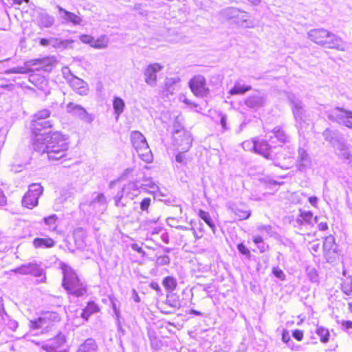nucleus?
<instances>
[{"mask_svg": "<svg viewBox=\"0 0 352 352\" xmlns=\"http://www.w3.org/2000/svg\"><path fill=\"white\" fill-rule=\"evenodd\" d=\"M307 276L309 277V280L313 282L316 283L318 282V273L315 268L308 267L306 270Z\"/></svg>", "mask_w": 352, "mask_h": 352, "instance_id": "de8ad7c7", "label": "nucleus"}, {"mask_svg": "<svg viewBox=\"0 0 352 352\" xmlns=\"http://www.w3.org/2000/svg\"><path fill=\"white\" fill-rule=\"evenodd\" d=\"M107 199L104 194L99 193L97 196L94 198L89 202H84L80 204V209L83 211H87L89 214L94 213L95 212V207L96 204H99L100 206H106Z\"/></svg>", "mask_w": 352, "mask_h": 352, "instance_id": "6ab92c4d", "label": "nucleus"}, {"mask_svg": "<svg viewBox=\"0 0 352 352\" xmlns=\"http://www.w3.org/2000/svg\"><path fill=\"white\" fill-rule=\"evenodd\" d=\"M57 9L58 10L60 17L63 21V23H71L74 25L81 24L82 19L79 15L69 12L60 6H57Z\"/></svg>", "mask_w": 352, "mask_h": 352, "instance_id": "aec40b11", "label": "nucleus"}, {"mask_svg": "<svg viewBox=\"0 0 352 352\" xmlns=\"http://www.w3.org/2000/svg\"><path fill=\"white\" fill-rule=\"evenodd\" d=\"M258 230L265 232L270 235L272 234V227L270 225H260L258 226Z\"/></svg>", "mask_w": 352, "mask_h": 352, "instance_id": "bf43d9fd", "label": "nucleus"}, {"mask_svg": "<svg viewBox=\"0 0 352 352\" xmlns=\"http://www.w3.org/2000/svg\"><path fill=\"white\" fill-rule=\"evenodd\" d=\"M148 338L151 346L153 349L157 351L162 347V342L157 338L154 331L148 332Z\"/></svg>", "mask_w": 352, "mask_h": 352, "instance_id": "a19ab883", "label": "nucleus"}, {"mask_svg": "<svg viewBox=\"0 0 352 352\" xmlns=\"http://www.w3.org/2000/svg\"><path fill=\"white\" fill-rule=\"evenodd\" d=\"M265 98L260 92H256L250 96L245 100V104L251 109H257L263 106Z\"/></svg>", "mask_w": 352, "mask_h": 352, "instance_id": "5701e85b", "label": "nucleus"}, {"mask_svg": "<svg viewBox=\"0 0 352 352\" xmlns=\"http://www.w3.org/2000/svg\"><path fill=\"white\" fill-rule=\"evenodd\" d=\"M300 215L297 219L298 222L306 224H313V219L315 223L318 222V217L313 218V213L311 211H302L300 210Z\"/></svg>", "mask_w": 352, "mask_h": 352, "instance_id": "7c9ffc66", "label": "nucleus"}, {"mask_svg": "<svg viewBox=\"0 0 352 352\" xmlns=\"http://www.w3.org/2000/svg\"><path fill=\"white\" fill-rule=\"evenodd\" d=\"M43 191V187L39 184H32L29 186L28 192L24 195L22 199L23 206L32 209L36 206L38 202V198Z\"/></svg>", "mask_w": 352, "mask_h": 352, "instance_id": "9b49d317", "label": "nucleus"}, {"mask_svg": "<svg viewBox=\"0 0 352 352\" xmlns=\"http://www.w3.org/2000/svg\"><path fill=\"white\" fill-rule=\"evenodd\" d=\"M272 133L280 143H285L289 141L290 137L280 126L275 127Z\"/></svg>", "mask_w": 352, "mask_h": 352, "instance_id": "473e14b6", "label": "nucleus"}, {"mask_svg": "<svg viewBox=\"0 0 352 352\" xmlns=\"http://www.w3.org/2000/svg\"><path fill=\"white\" fill-rule=\"evenodd\" d=\"M32 66H27L26 63L24 67H16L10 69L6 72V74H28L30 72L33 71V68H30Z\"/></svg>", "mask_w": 352, "mask_h": 352, "instance_id": "ea45409f", "label": "nucleus"}, {"mask_svg": "<svg viewBox=\"0 0 352 352\" xmlns=\"http://www.w3.org/2000/svg\"><path fill=\"white\" fill-rule=\"evenodd\" d=\"M26 65L34 67L33 70H43L45 72L51 71L52 67L48 58L30 60L26 62Z\"/></svg>", "mask_w": 352, "mask_h": 352, "instance_id": "b1692460", "label": "nucleus"}, {"mask_svg": "<svg viewBox=\"0 0 352 352\" xmlns=\"http://www.w3.org/2000/svg\"><path fill=\"white\" fill-rule=\"evenodd\" d=\"M50 115L49 110L43 109L34 115V118L32 121L31 128L32 133L35 136L43 133L45 130L50 129L52 124L50 120H45Z\"/></svg>", "mask_w": 352, "mask_h": 352, "instance_id": "0eeeda50", "label": "nucleus"}, {"mask_svg": "<svg viewBox=\"0 0 352 352\" xmlns=\"http://www.w3.org/2000/svg\"><path fill=\"white\" fill-rule=\"evenodd\" d=\"M218 116L220 119V124L223 131L227 130L228 128L227 126V116L223 113H219Z\"/></svg>", "mask_w": 352, "mask_h": 352, "instance_id": "13d9d810", "label": "nucleus"}, {"mask_svg": "<svg viewBox=\"0 0 352 352\" xmlns=\"http://www.w3.org/2000/svg\"><path fill=\"white\" fill-rule=\"evenodd\" d=\"M295 165L296 169L302 173H306L312 167V160L307 151L299 147L297 151Z\"/></svg>", "mask_w": 352, "mask_h": 352, "instance_id": "4468645a", "label": "nucleus"}, {"mask_svg": "<svg viewBox=\"0 0 352 352\" xmlns=\"http://www.w3.org/2000/svg\"><path fill=\"white\" fill-rule=\"evenodd\" d=\"M77 352H98V346L94 339L87 338L82 343Z\"/></svg>", "mask_w": 352, "mask_h": 352, "instance_id": "cd10ccee", "label": "nucleus"}, {"mask_svg": "<svg viewBox=\"0 0 352 352\" xmlns=\"http://www.w3.org/2000/svg\"><path fill=\"white\" fill-rule=\"evenodd\" d=\"M39 44L41 46H43V47L50 46V38H41L40 41H39Z\"/></svg>", "mask_w": 352, "mask_h": 352, "instance_id": "338daca9", "label": "nucleus"}, {"mask_svg": "<svg viewBox=\"0 0 352 352\" xmlns=\"http://www.w3.org/2000/svg\"><path fill=\"white\" fill-rule=\"evenodd\" d=\"M251 86H245L241 85L239 82H236L234 87L229 91V94L231 95L243 94L245 92L251 90Z\"/></svg>", "mask_w": 352, "mask_h": 352, "instance_id": "f704fd0d", "label": "nucleus"}, {"mask_svg": "<svg viewBox=\"0 0 352 352\" xmlns=\"http://www.w3.org/2000/svg\"><path fill=\"white\" fill-rule=\"evenodd\" d=\"M107 44L108 41L104 36L96 40L94 38V42L91 46L96 49H104L107 47Z\"/></svg>", "mask_w": 352, "mask_h": 352, "instance_id": "37998d69", "label": "nucleus"}, {"mask_svg": "<svg viewBox=\"0 0 352 352\" xmlns=\"http://www.w3.org/2000/svg\"><path fill=\"white\" fill-rule=\"evenodd\" d=\"M237 249L239 251V252L241 254H242L243 255H245V256H247L248 258H250V256H251V254H250V250L245 247V245L241 243H239L238 245H237Z\"/></svg>", "mask_w": 352, "mask_h": 352, "instance_id": "4d7b16f0", "label": "nucleus"}, {"mask_svg": "<svg viewBox=\"0 0 352 352\" xmlns=\"http://www.w3.org/2000/svg\"><path fill=\"white\" fill-rule=\"evenodd\" d=\"M80 39L82 43L89 44L90 45H91L94 42V37L86 34L80 36Z\"/></svg>", "mask_w": 352, "mask_h": 352, "instance_id": "052dcab7", "label": "nucleus"}, {"mask_svg": "<svg viewBox=\"0 0 352 352\" xmlns=\"http://www.w3.org/2000/svg\"><path fill=\"white\" fill-rule=\"evenodd\" d=\"M60 317L56 311L43 312L38 319L30 321V327L34 329H47L54 323L59 322Z\"/></svg>", "mask_w": 352, "mask_h": 352, "instance_id": "6e6552de", "label": "nucleus"}, {"mask_svg": "<svg viewBox=\"0 0 352 352\" xmlns=\"http://www.w3.org/2000/svg\"><path fill=\"white\" fill-rule=\"evenodd\" d=\"M307 35L311 41L318 45L328 48L344 50L342 39L326 29H313L308 32Z\"/></svg>", "mask_w": 352, "mask_h": 352, "instance_id": "7ed1b4c3", "label": "nucleus"}, {"mask_svg": "<svg viewBox=\"0 0 352 352\" xmlns=\"http://www.w3.org/2000/svg\"><path fill=\"white\" fill-rule=\"evenodd\" d=\"M256 141L257 140L256 139H252L251 140H246V141H244L241 144V146H242L243 148L245 151L255 152V149L256 147Z\"/></svg>", "mask_w": 352, "mask_h": 352, "instance_id": "a18cd8bd", "label": "nucleus"}, {"mask_svg": "<svg viewBox=\"0 0 352 352\" xmlns=\"http://www.w3.org/2000/svg\"><path fill=\"white\" fill-rule=\"evenodd\" d=\"M66 342L65 335L59 333L56 337L50 340L47 344L42 346V349L47 352H68L67 350H60L58 349L62 347Z\"/></svg>", "mask_w": 352, "mask_h": 352, "instance_id": "a211bd4d", "label": "nucleus"}, {"mask_svg": "<svg viewBox=\"0 0 352 352\" xmlns=\"http://www.w3.org/2000/svg\"><path fill=\"white\" fill-rule=\"evenodd\" d=\"M335 148L339 151L338 155L344 160H349L352 163V156L349 151V147L346 144L345 140H344L342 142L338 143V145Z\"/></svg>", "mask_w": 352, "mask_h": 352, "instance_id": "c756f323", "label": "nucleus"}, {"mask_svg": "<svg viewBox=\"0 0 352 352\" xmlns=\"http://www.w3.org/2000/svg\"><path fill=\"white\" fill-rule=\"evenodd\" d=\"M131 142L138 156L146 162L152 160V154L145 137L138 131L131 133Z\"/></svg>", "mask_w": 352, "mask_h": 352, "instance_id": "39448f33", "label": "nucleus"}, {"mask_svg": "<svg viewBox=\"0 0 352 352\" xmlns=\"http://www.w3.org/2000/svg\"><path fill=\"white\" fill-rule=\"evenodd\" d=\"M232 210L239 220L246 219L250 216V212L248 210H242L239 208H232Z\"/></svg>", "mask_w": 352, "mask_h": 352, "instance_id": "c03bdc74", "label": "nucleus"}, {"mask_svg": "<svg viewBox=\"0 0 352 352\" xmlns=\"http://www.w3.org/2000/svg\"><path fill=\"white\" fill-rule=\"evenodd\" d=\"M33 148L36 151L46 154L47 159L55 161L66 155L69 146L67 139L58 131H44L35 136Z\"/></svg>", "mask_w": 352, "mask_h": 352, "instance_id": "f257e3e1", "label": "nucleus"}, {"mask_svg": "<svg viewBox=\"0 0 352 352\" xmlns=\"http://www.w3.org/2000/svg\"><path fill=\"white\" fill-rule=\"evenodd\" d=\"M166 304L173 308H179L181 306L178 298L175 295H170L167 296Z\"/></svg>", "mask_w": 352, "mask_h": 352, "instance_id": "49530a36", "label": "nucleus"}, {"mask_svg": "<svg viewBox=\"0 0 352 352\" xmlns=\"http://www.w3.org/2000/svg\"><path fill=\"white\" fill-rule=\"evenodd\" d=\"M67 111L87 123L90 124L94 120L93 116L89 114L82 106L73 102L67 104Z\"/></svg>", "mask_w": 352, "mask_h": 352, "instance_id": "dca6fc26", "label": "nucleus"}, {"mask_svg": "<svg viewBox=\"0 0 352 352\" xmlns=\"http://www.w3.org/2000/svg\"><path fill=\"white\" fill-rule=\"evenodd\" d=\"M54 16L45 12L39 13L37 16V23L41 28H50L54 23Z\"/></svg>", "mask_w": 352, "mask_h": 352, "instance_id": "bb28decb", "label": "nucleus"}, {"mask_svg": "<svg viewBox=\"0 0 352 352\" xmlns=\"http://www.w3.org/2000/svg\"><path fill=\"white\" fill-rule=\"evenodd\" d=\"M191 91L197 97L204 98L207 96L210 90L206 87V78L201 75H197L192 78L189 82Z\"/></svg>", "mask_w": 352, "mask_h": 352, "instance_id": "f8f14e48", "label": "nucleus"}, {"mask_svg": "<svg viewBox=\"0 0 352 352\" xmlns=\"http://www.w3.org/2000/svg\"><path fill=\"white\" fill-rule=\"evenodd\" d=\"M329 120L352 129V111L336 107L327 113Z\"/></svg>", "mask_w": 352, "mask_h": 352, "instance_id": "1a4fd4ad", "label": "nucleus"}, {"mask_svg": "<svg viewBox=\"0 0 352 352\" xmlns=\"http://www.w3.org/2000/svg\"><path fill=\"white\" fill-rule=\"evenodd\" d=\"M62 73L63 77L65 78L67 82L72 80V78H75L76 76L72 73L69 68L66 67L63 68Z\"/></svg>", "mask_w": 352, "mask_h": 352, "instance_id": "6e6d98bb", "label": "nucleus"}, {"mask_svg": "<svg viewBox=\"0 0 352 352\" xmlns=\"http://www.w3.org/2000/svg\"><path fill=\"white\" fill-rule=\"evenodd\" d=\"M316 333L320 337V340L322 342L326 343L329 341L330 334L328 329L323 327H318Z\"/></svg>", "mask_w": 352, "mask_h": 352, "instance_id": "58836bf2", "label": "nucleus"}, {"mask_svg": "<svg viewBox=\"0 0 352 352\" xmlns=\"http://www.w3.org/2000/svg\"><path fill=\"white\" fill-rule=\"evenodd\" d=\"M131 248L133 250L141 254L143 256H144L146 254V252L143 250V249L141 247H140L137 243L132 244Z\"/></svg>", "mask_w": 352, "mask_h": 352, "instance_id": "0e129e2a", "label": "nucleus"}, {"mask_svg": "<svg viewBox=\"0 0 352 352\" xmlns=\"http://www.w3.org/2000/svg\"><path fill=\"white\" fill-rule=\"evenodd\" d=\"M222 14L228 19H236L237 23H241L245 28H252L255 25L254 21L247 19V12L236 8H227L222 11Z\"/></svg>", "mask_w": 352, "mask_h": 352, "instance_id": "9d476101", "label": "nucleus"}, {"mask_svg": "<svg viewBox=\"0 0 352 352\" xmlns=\"http://www.w3.org/2000/svg\"><path fill=\"white\" fill-rule=\"evenodd\" d=\"M151 199L149 197L144 198L140 202V209L142 212H148V208L151 206Z\"/></svg>", "mask_w": 352, "mask_h": 352, "instance_id": "864d4df0", "label": "nucleus"}, {"mask_svg": "<svg viewBox=\"0 0 352 352\" xmlns=\"http://www.w3.org/2000/svg\"><path fill=\"white\" fill-rule=\"evenodd\" d=\"M113 107L118 118L123 112L125 107V103L122 98L119 97H115L113 100Z\"/></svg>", "mask_w": 352, "mask_h": 352, "instance_id": "72a5a7b5", "label": "nucleus"}, {"mask_svg": "<svg viewBox=\"0 0 352 352\" xmlns=\"http://www.w3.org/2000/svg\"><path fill=\"white\" fill-rule=\"evenodd\" d=\"M336 249L337 245L336 244L334 236L332 235L326 236L323 242L324 252L325 253L336 252Z\"/></svg>", "mask_w": 352, "mask_h": 352, "instance_id": "2f4dec72", "label": "nucleus"}, {"mask_svg": "<svg viewBox=\"0 0 352 352\" xmlns=\"http://www.w3.org/2000/svg\"><path fill=\"white\" fill-rule=\"evenodd\" d=\"M341 324L343 329L346 330L352 329V321L351 320H342Z\"/></svg>", "mask_w": 352, "mask_h": 352, "instance_id": "69168bd1", "label": "nucleus"}, {"mask_svg": "<svg viewBox=\"0 0 352 352\" xmlns=\"http://www.w3.org/2000/svg\"><path fill=\"white\" fill-rule=\"evenodd\" d=\"M318 201V199L316 196H312V197H309V202L314 207H317Z\"/></svg>", "mask_w": 352, "mask_h": 352, "instance_id": "774afa93", "label": "nucleus"}, {"mask_svg": "<svg viewBox=\"0 0 352 352\" xmlns=\"http://www.w3.org/2000/svg\"><path fill=\"white\" fill-rule=\"evenodd\" d=\"M170 262V257L168 255L159 256L156 258V265L162 266L169 265Z\"/></svg>", "mask_w": 352, "mask_h": 352, "instance_id": "09e8293b", "label": "nucleus"}, {"mask_svg": "<svg viewBox=\"0 0 352 352\" xmlns=\"http://www.w3.org/2000/svg\"><path fill=\"white\" fill-rule=\"evenodd\" d=\"M255 153H257L267 160H274L275 155L266 140H257Z\"/></svg>", "mask_w": 352, "mask_h": 352, "instance_id": "412c9836", "label": "nucleus"}, {"mask_svg": "<svg viewBox=\"0 0 352 352\" xmlns=\"http://www.w3.org/2000/svg\"><path fill=\"white\" fill-rule=\"evenodd\" d=\"M11 272L22 275H32L36 277H40L43 275V269L36 263L23 264L16 268L11 270Z\"/></svg>", "mask_w": 352, "mask_h": 352, "instance_id": "2eb2a0df", "label": "nucleus"}, {"mask_svg": "<svg viewBox=\"0 0 352 352\" xmlns=\"http://www.w3.org/2000/svg\"><path fill=\"white\" fill-rule=\"evenodd\" d=\"M199 216L206 222V223L208 225V226L212 229L213 233H215V226L210 218V214L208 212L200 210L199 212Z\"/></svg>", "mask_w": 352, "mask_h": 352, "instance_id": "4c0bfd02", "label": "nucleus"}, {"mask_svg": "<svg viewBox=\"0 0 352 352\" xmlns=\"http://www.w3.org/2000/svg\"><path fill=\"white\" fill-rule=\"evenodd\" d=\"M272 274L280 280H285L286 276L283 271L280 269L278 267H274L272 268Z\"/></svg>", "mask_w": 352, "mask_h": 352, "instance_id": "8fccbe9b", "label": "nucleus"}, {"mask_svg": "<svg viewBox=\"0 0 352 352\" xmlns=\"http://www.w3.org/2000/svg\"><path fill=\"white\" fill-rule=\"evenodd\" d=\"M162 285L166 288V290L171 292L176 288L177 283L174 277L166 276L164 278L162 281Z\"/></svg>", "mask_w": 352, "mask_h": 352, "instance_id": "c9c22d12", "label": "nucleus"}, {"mask_svg": "<svg viewBox=\"0 0 352 352\" xmlns=\"http://www.w3.org/2000/svg\"><path fill=\"white\" fill-rule=\"evenodd\" d=\"M292 336L298 341H301L303 338V331L300 329H296L293 331Z\"/></svg>", "mask_w": 352, "mask_h": 352, "instance_id": "680f3d73", "label": "nucleus"}, {"mask_svg": "<svg viewBox=\"0 0 352 352\" xmlns=\"http://www.w3.org/2000/svg\"><path fill=\"white\" fill-rule=\"evenodd\" d=\"M73 43L74 41L72 39L63 40L59 38L50 37V46L56 49L64 50L69 47H72V44Z\"/></svg>", "mask_w": 352, "mask_h": 352, "instance_id": "a878e982", "label": "nucleus"}, {"mask_svg": "<svg viewBox=\"0 0 352 352\" xmlns=\"http://www.w3.org/2000/svg\"><path fill=\"white\" fill-rule=\"evenodd\" d=\"M63 270V287L69 294L82 296L86 293V286L80 281L76 272L69 266L64 265Z\"/></svg>", "mask_w": 352, "mask_h": 352, "instance_id": "20e7f679", "label": "nucleus"}, {"mask_svg": "<svg viewBox=\"0 0 352 352\" xmlns=\"http://www.w3.org/2000/svg\"><path fill=\"white\" fill-rule=\"evenodd\" d=\"M68 83L70 87L79 95L86 96L88 94L89 86L88 84L83 80L76 76L75 78H72V80Z\"/></svg>", "mask_w": 352, "mask_h": 352, "instance_id": "4be33fe9", "label": "nucleus"}, {"mask_svg": "<svg viewBox=\"0 0 352 352\" xmlns=\"http://www.w3.org/2000/svg\"><path fill=\"white\" fill-rule=\"evenodd\" d=\"M282 341L285 343H289L290 341V335L287 330L284 329L282 333Z\"/></svg>", "mask_w": 352, "mask_h": 352, "instance_id": "e2e57ef3", "label": "nucleus"}, {"mask_svg": "<svg viewBox=\"0 0 352 352\" xmlns=\"http://www.w3.org/2000/svg\"><path fill=\"white\" fill-rule=\"evenodd\" d=\"M58 217L56 214H51L48 217L43 218L44 223L48 226L49 230H55L57 228V222Z\"/></svg>", "mask_w": 352, "mask_h": 352, "instance_id": "e433bc0d", "label": "nucleus"}, {"mask_svg": "<svg viewBox=\"0 0 352 352\" xmlns=\"http://www.w3.org/2000/svg\"><path fill=\"white\" fill-rule=\"evenodd\" d=\"M288 99L292 105V112L296 122V125L300 130H302L305 128L307 120V112L305 105L294 94H289Z\"/></svg>", "mask_w": 352, "mask_h": 352, "instance_id": "423d86ee", "label": "nucleus"}, {"mask_svg": "<svg viewBox=\"0 0 352 352\" xmlns=\"http://www.w3.org/2000/svg\"><path fill=\"white\" fill-rule=\"evenodd\" d=\"M143 184L138 181H130L124 184L121 190L118 191L113 197L115 206L122 214L128 217L131 214L130 210L126 208L129 199H133L140 192Z\"/></svg>", "mask_w": 352, "mask_h": 352, "instance_id": "f03ea898", "label": "nucleus"}, {"mask_svg": "<svg viewBox=\"0 0 352 352\" xmlns=\"http://www.w3.org/2000/svg\"><path fill=\"white\" fill-rule=\"evenodd\" d=\"M185 152L186 151H182L175 157L176 162L182 165H186L188 163V158L186 157Z\"/></svg>", "mask_w": 352, "mask_h": 352, "instance_id": "603ef678", "label": "nucleus"}, {"mask_svg": "<svg viewBox=\"0 0 352 352\" xmlns=\"http://www.w3.org/2000/svg\"><path fill=\"white\" fill-rule=\"evenodd\" d=\"M173 139L175 144L182 151H187L192 146V138L190 134L183 128L175 129L173 132Z\"/></svg>", "mask_w": 352, "mask_h": 352, "instance_id": "ddd939ff", "label": "nucleus"}, {"mask_svg": "<svg viewBox=\"0 0 352 352\" xmlns=\"http://www.w3.org/2000/svg\"><path fill=\"white\" fill-rule=\"evenodd\" d=\"M325 140L328 141L334 148L338 145V143L342 142L344 139L337 131L327 129L322 133Z\"/></svg>", "mask_w": 352, "mask_h": 352, "instance_id": "393cba45", "label": "nucleus"}, {"mask_svg": "<svg viewBox=\"0 0 352 352\" xmlns=\"http://www.w3.org/2000/svg\"><path fill=\"white\" fill-rule=\"evenodd\" d=\"M163 67L157 63L148 65L144 71L145 82L151 87H155L157 84V73L160 72Z\"/></svg>", "mask_w": 352, "mask_h": 352, "instance_id": "f3484780", "label": "nucleus"}, {"mask_svg": "<svg viewBox=\"0 0 352 352\" xmlns=\"http://www.w3.org/2000/svg\"><path fill=\"white\" fill-rule=\"evenodd\" d=\"M342 291L346 295L349 296L352 294V278L347 277L341 285Z\"/></svg>", "mask_w": 352, "mask_h": 352, "instance_id": "79ce46f5", "label": "nucleus"}, {"mask_svg": "<svg viewBox=\"0 0 352 352\" xmlns=\"http://www.w3.org/2000/svg\"><path fill=\"white\" fill-rule=\"evenodd\" d=\"M8 317V316L3 306V300L2 298L0 297V323H4L6 321V318Z\"/></svg>", "mask_w": 352, "mask_h": 352, "instance_id": "5fc2aeb1", "label": "nucleus"}, {"mask_svg": "<svg viewBox=\"0 0 352 352\" xmlns=\"http://www.w3.org/2000/svg\"><path fill=\"white\" fill-rule=\"evenodd\" d=\"M85 309H86L87 312H89V314H91L97 313L100 310L99 307L94 302H88Z\"/></svg>", "mask_w": 352, "mask_h": 352, "instance_id": "3c124183", "label": "nucleus"}, {"mask_svg": "<svg viewBox=\"0 0 352 352\" xmlns=\"http://www.w3.org/2000/svg\"><path fill=\"white\" fill-rule=\"evenodd\" d=\"M33 245L36 248H50L55 245V241L50 237L35 238Z\"/></svg>", "mask_w": 352, "mask_h": 352, "instance_id": "c85d7f7f", "label": "nucleus"}]
</instances>
